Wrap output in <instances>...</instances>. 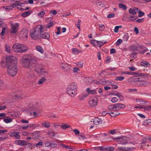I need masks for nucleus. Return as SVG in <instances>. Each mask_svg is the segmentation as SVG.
Wrapping results in <instances>:
<instances>
[{
    "instance_id": "obj_1",
    "label": "nucleus",
    "mask_w": 151,
    "mask_h": 151,
    "mask_svg": "<svg viewBox=\"0 0 151 151\" xmlns=\"http://www.w3.org/2000/svg\"><path fill=\"white\" fill-rule=\"evenodd\" d=\"M22 61L23 66L28 69H31L35 67V71L37 73H39L40 71L44 68L41 65L36 64L37 59L30 55L23 58Z\"/></svg>"
},
{
    "instance_id": "obj_2",
    "label": "nucleus",
    "mask_w": 151,
    "mask_h": 151,
    "mask_svg": "<svg viewBox=\"0 0 151 151\" xmlns=\"http://www.w3.org/2000/svg\"><path fill=\"white\" fill-rule=\"evenodd\" d=\"M16 63V58L13 56H9L6 58V64H9L7 68V72L10 76H15L17 73Z\"/></svg>"
},
{
    "instance_id": "obj_3",
    "label": "nucleus",
    "mask_w": 151,
    "mask_h": 151,
    "mask_svg": "<svg viewBox=\"0 0 151 151\" xmlns=\"http://www.w3.org/2000/svg\"><path fill=\"white\" fill-rule=\"evenodd\" d=\"M125 107L124 104L118 103L109 106L108 108L109 110L112 111L110 114L111 116L112 117H115L120 114L117 111Z\"/></svg>"
},
{
    "instance_id": "obj_4",
    "label": "nucleus",
    "mask_w": 151,
    "mask_h": 151,
    "mask_svg": "<svg viewBox=\"0 0 151 151\" xmlns=\"http://www.w3.org/2000/svg\"><path fill=\"white\" fill-rule=\"evenodd\" d=\"M42 25H38L33 28L31 31L30 36L33 39L38 40L40 39V35L42 30Z\"/></svg>"
},
{
    "instance_id": "obj_5",
    "label": "nucleus",
    "mask_w": 151,
    "mask_h": 151,
    "mask_svg": "<svg viewBox=\"0 0 151 151\" xmlns=\"http://www.w3.org/2000/svg\"><path fill=\"white\" fill-rule=\"evenodd\" d=\"M77 86L75 83H72L68 86L67 92L72 97H74L77 94Z\"/></svg>"
},
{
    "instance_id": "obj_6",
    "label": "nucleus",
    "mask_w": 151,
    "mask_h": 151,
    "mask_svg": "<svg viewBox=\"0 0 151 151\" xmlns=\"http://www.w3.org/2000/svg\"><path fill=\"white\" fill-rule=\"evenodd\" d=\"M11 28L10 32L12 34H16L17 33L19 29V25L18 23L11 24Z\"/></svg>"
},
{
    "instance_id": "obj_7",
    "label": "nucleus",
    "mask_w": 151,
    "mask_h": 151,
    "mask_svg": "<svg viewBox=\"0 0 151 151\" xmlns=\"http://www.w3.org/2000/svg\"><path fill=\"white\" fill-rule=\"evenodd\" d=\"M138 86H147L150 84L149 82L140 80V78H137L135 80Z\"/></svg>"
},
{
    "instance_id": "obj_8",
    "label": "nucleus",
    "mask_w": 151,
    "mask_h": 151,
    "mask_svg": "<svg viewBox=\"0 0 151 151\" xmlns=\"http://www.w3.org/2000/svg\"><path fill=\"white\" fill-rule=\"evenodd\" d=\"M98 99L96 97L91 98L89 100V105L91 107H95L98 104Z\"/></svg>"
},
{
    "instance_id": "obj_9",
    "label": "nucleus",
    "mask_w": 151,
    "mask_h": 151,
    "mask_svg": "<svg viewBox=\"0 0 151 151\" xmlns=\"http://www.w3.org/2000/svg\"><path fill=\"white\" fill-rule=\"evenodd\" d=\"M128 137L124 136L115 138L117 140V142H120V144L122 145H126L128 144Z\"/></svg>"
},
{
    "instance_id": "obj_10",
    "label": "nucleus",
    "mask_w": 151,
    "mask_h": 151,
    "mask_svg": "<svg viewBox=\"0 0 151 151\" xmlns=\"http://www.w3.org/2000/svg\"><path fill=\"white\" fill-rule=\"evenodd\" d=\"M27 141L24 140H18L15 141L16 144L20 146H24L29 145L31 146L32 144L30 143H27Z\"/></svg>"
},
{
    "instance_id": "obj_11",
    "label": "nucleus",
    "mask_w": 151,
    "mask_h": 151,
    "mask_svg": "<svg viewBox=\"0 0 151 151\" xmlns=\"http://www.w3.org/2000/svg\"><path fill=\"white\" fill-rule=\"evenodd\" d=\"M61 66L63 70L67 72H70L71 68L70 65L68 63H61Z\"/></svg>"
},
{
    "instance_id": "obj_12",
    "label": "nucleus",
    "mask_w": 151,
    "mask_h": 151,
    "mask_svg": "<svg viewBox=\"0 0 151 151\" xmlns=\"http://www.w3.org/2000/svg\"><path fill=\"white\" fill-rule=\"evenodd\" d=\"M44 28L42 27V32L41 33L40 35V39H46L48 40L50 37V35L48 34V33L45 32V33H44Z\"/></svg>"
},
{
    "instance_id": "obj_13",
    "label": "nucleus",
    "mask_w": 151,
    "mask_h": 151,
    "mask_svg": "<svg viewBox=\"0 0 151 151\" xmlns=\"http://www.w3.org/2000/svg\"><path fill=\"white\" fill-rule=\"evenodd\" d=\"M20 46V44L17 43L14 44L12 46L14 51L16 52H19Z\"/></svg>"
},
{
    "instance_id": "obj_14",
    "label": "nucleus",
    "mask_w": 151,
    "mask_h": 151,
    "mask_svg": "<svg viewBox=\"0 0 151 151\" xmlns=\"http://www.w3.org/2000/svg\"><path fill=\"white\" fill-rule=\"evenodd\" d=\"M20 48L19 50V52L23 53L26 52L28 49V47L26 45L20 44Z\"/></svg>"
},
{
    "instance_id": "obj_15",
    "label": "nucleus",
    "mask_w": 151,
    "mask_h": 151,
    "mask_svg": "<svg viewBox=\"0 0 151 151\" xmlns=\"http://www.w3.org/2000/svg\"><path fill=\"white\" fill-rule=\"evenodd\" d=\"M28 33V30L25 29H23L20 32V35L23 38H27Z\"/></svg>"
},
{
    "instance_id": "obj_16",
    "label": "nucleus",
    "mask_w": 151,
    "mask_h": 151,
    "mask_svg": "<svg viewBox=\"0 0 151 151\" xmlns=\"http://www.w3.org/2000/svg\"><path fill=\"white\" fill-rule=\"evenodd\" d=\"M19 132H14L11 133L9 135L11 137H14L16 139H19L20 138V136L19 135Z\"/></svg>"
},
{
    "instance_id": "obj_17",
    "label": "nucleus",
    "mask_w": 151,
    "mask_h": 151,
    "mask_svg": "<svg viewBox=\"0 0 151 151\" xmlns=\"http://www.w3.org/2000/svg\"><path fill=\"white\" fill-rule=\"evenodd\" d=\"M138 9H139L136 7H134L133 9H130L129 10V13L132 15L136 14Z\"/></svg>"
},
{
    "instance_id": "obj_18",
    "label": "nucleus",
    "mask_w": 151,
    "mask_h": 151,
    "mask_svg": "<svg viewBox=\"0 0 151 151\" xmlns=\"http://www.w3.org/2000/svg\"><path fill=\"white\" fill-rule=\"evenodd\" d=\"M93 123L94 124L98 125L101 124L102 122V120L97 118H95L93 120Z\"/></svg>"
},
{
    "instance_id": "obj_19",
    "label": "nucleus",
    "mask_w": 151,
    "mask_h": 151,
    "mask_svg": "<svg viewBox=\"0 0 151 151\" xmlns=\"http://www.w3.org/2000/svg\"><path fill=\"white\" fill-rule=\"evenodd\" d=\"M21 1L19 0V1H16L14 3H12V4L13 6H14V7L15 6H21V5L22 4H24L23 3H22L21 2Z\"/></svg>"
},
{
    "instance_id": "obj_20",
    "label": "nucleus",
    "mask_w": 151,
    "mask_h": 151,
    "mask_svg": "<svg viewBox=\"0 0 151 151\" xmlns=\"http://www.w3.org/2000/svg\"><path fill=\"white\" fill-rule=\"evenodd\" d=\"M36 50L41 53H43L44 51L43 48L40 46L38 45L35 47Z\"/></svg>"
},
{
    "instance_id": "obj_21",
    "label": "nucleus",
    "mask_w": 151,
    "mask_h": 151,
    "mask_svg": "<svg viewBox=\"0 0 151 151\" xmlns=\"http://www.w3.org/2000/svg\"><path fill=\"white\" fill-rule=\"evenodd\" d=\"M41 124L43 127L46 128H49L50 127V123L46 121H45L44 122H42Z\"/></svg>"
},
{
    "instance_id": "obj_22",
    "label": "nucleus",
    "mask_w": 151,
    "mask_h": 151,
    "mask_svg": "<svg viewBox=\"0 0 151 151\" xmlns=\"http://www.w3.org/2000/svg\"><path fill=\"white\" fill-rule=\"evenodd\" d=\"M141 65L143 66L148 67L150 66V64L147 61H142L140 62Z\"/></svg>"
},
{
    "instance_id": "obj_23",
    "label": "nucleus",
    "mask_w": 151,
    "mask_h": 151,
    "mask_svg": "<svg viewBox=\"0 0 151 151\" xmlns=\"http://www.w3.org/2000/svg\"><path fill=\"white\" fill-rule=\"evenodd\" d=\"M86 91L89 94H94L96 93V91L95 90H90L89 88L86 89Z\"/></svg>"
},
{
    "instance_id": "obj_24",
    "label": "nucleus",
    "mask_w": 151,
    "mask_h": 151,
    "mask_svg": "<svg viewBox=\"0 0 151 151\" xmlns=\"http://www.w3.org/2000/svg\"><path fill=\"white\" fill-rule=\"evenodd\" d=\"M46 79L44 77H42L38 82V84L39 85L43 84L46 81Z\"/></svg>"
},
{
    "instance_id": "obj_25",
    "label": "nucleus",
    "mask_w": 151,
    "mask_h": 151,
    "mask_svg": "<svg viewBox=\"0 0 151 151\" xmlns=\"http://www.w3.org/2000/svg\"><path fill=\"white\" fill-rule=\"evenodd\" d=\"M88 95L87 94H81L78 96V99L81 101L83 100Z\"/></svg>"
},
{
    "instance_id": "obj_26",
    "label": "nucleus",
    "mask_w": 151,
    "mask_h": 151,
    "mask_svg": "<svg viewBox=\"0 0 151 151\" xmlns=\"http://www.w3.org/2000/svg\"><path fill=\"white\" fill-rule=\"evenodd\" d=\"M119 7V8L122 9L124 10H126L127 7L126 5L122 3H119L118 4Z\"/></svg>"
},
{
    "instance_id": "obj_27",
    "label": "nucleus",
    "mask_w": 151,
    "mask_h": 151,
    "mask_svg": "<svg viewBox=\"0 0 151 151\" xmlns=\"http://www.w3.org/2000/svg\"><path fill=\"white\" fill-rule=\"evenodd\" d=\"M32 12L31 11L25 12L22 14V16L24 17H27Z\"/></svg>"
},
{
    "instance_id": "obj_28",
    "label": "nucleus",
    "mask_w": 151,
    "mask_h": 151,
    "mask_svg": "<svg viewBox=\"0 0 151 151\" xmlns=\"http://www.w3.org/2000/svg\"><path fill=\"white\" fill-rule=\"evenodd\" d=\"M140 75L142 76H147L148 75V74H143V73H141V74H138L136 72H129V75Z\"/></svg>"
},
{
    "instance_id": "obj_29",
    "label": "nucleus",
    "mask_w": 151,
    "mask_h": 151,
    "mask_svg": "<svg viewBox=\"0 0 151 151\" xmlns=\"http://www.w3.org/2000/svg\"><path fill=\"white\" fill-rule=\"evenodd\" d=\"M42 74L44 76H47L48 74V72L46 71L44 68H43L40 71Z\"/></svg>"
},
{
    "instance_id": "obj_30",
    "label": "nucleus",
    "mask_w": 151,
    "mask_h": 151,
    "mask_svg": "<svg viewBox=\"0 0 151 151\" xmlns=\"http://www.w3.org/2000/svg\"><path fill=\"white\" fill-rule=\"evenodd\" d=\"M60 126L63 129H66L67 128H69L70 127V125L65 124L60 125Z\"/></svg>"
},
{
    "instance_id": "obj_31",
    "label": "nucleus",
    "mask_w": 151,
    "mask_h": 151,
    "mask_svg": "<svg viewBox=\"0 0 151 151\" xmlns=\"http://www.w3.org/2000/svg\"><path fill=\"white\" fill-rule=\"evenodd\" d=\"M111 84V82L107 80H104V81H102V85H110Z\"/></svg>"
},
{
    "instance_id": "obj_32",
    "label": "nucleus",
    "mask_w": 151,
    "mask_h": 151,
    "mask_svg": "<svg viewBox=\"0 0 151 151\" xmlns=\"http://www.w3.org/2000/svg\"><path fill=\"white\" fill-rule=\"evenodd\" d=\"M72 51L73 54H78L79 52H81V50H78V49L76 48H73L72 49Z\"/></svg>"
},
{
    "instance_id": "obj_33",
    "label": "nucleus",
    "mask_w": 151,
    "mask_h": 151,
    "mask_svg": "<svg viewBox=\"0 0 151 151\" xmlns=\"http://www.w3.org/2000/svg\"><path fill=\"white\" fill-rule=\"evenodd\" d=\"M137 104L139 105L144 104L145 103V101L143 100H142V99H137Z\"/></svg>"
},
{
    "instance_id": "obj_34",
    "label": "nucleus",
    "mask_w": 151,
    "mask_h": 151,
    "mask_svg": "<svg viewBox=\"0 0 151 151\" xmlns=\"http://www.w3.org/2000/svg\"><path fill=\"white\" fill-rule=\"evenodd\" d=\"M30 110L31 111H38V108L35 105L32 106L30 108Z\"/></svg>"
},
{
    "instance_id": "obj_35",
    "label": "nucleus",
    "mask_w": 151,
    "mask_h": 151,
    "mask_svg": "<svg viewBox=\"0 0 151 151\" xmlns=\"http://www.w3.org/2000/svg\"><path fill=\"white\" fill-rule=\"evenodd\" d=\"M98 41L95 40H91L90 42L92 45L95 46H98Z\"/></svg>"
},
{
    "instance_id": "obj_36",
    "label": "nucleus",
    "mask_w": 151,
    "mask_h": 151,
    "mask_svg": "<svg viewBox=\"0 0 151 151\" xmlns=\"http://www.w3.org/2000/svg\"><path fill=\"white\" fill-rule=\"evenodd\" d=\"M14 8L12 4H10V5L7 6H3V8L6 9L11 10Z\"/></svg>"
},
{
    "instance_id": "obj_37",
    "label": "nucleus",
    "mask_w": 151,
    "mask_h": 151,
    "mask_svg": "<svg viewBox=\"0 0 151 151\" xmlns=\"http://www.w3.org/2000/svg\"><path fill=\"white\" fill-rule=\"evenodd\" d=\"M39 135L38 134L37 132H35L33 134L32 136V138L34 139L38 138Z\"/></svg>"
},
{
    "instance_id": "obj_38",
    "label": "nucleus",
    "mask_w": 151,
    "mask_h": 151,
    "mask_svg": "<svg viewBox=\"0 0 151 151\" xmlns=\"http://www.w3.org/2000/svg\"><path fill=\"white\" fill-rule=\"evenodd\" d=\"M137 12L139 13L138 17H142L143 16L145 15L144 12H142L141 10L138 9V11H137Z\"/></svg>"
},
{
    "instance_id": "obj_39",
    "label": "nucleus",
    "mask_w": 151,
    "mask_h": 151,
    "mask_svg": "<svg viewBox=\"0 0 151 151\" xmlns=\"http://www.w3.org/2000/svg\"><path fill=\"white\" fill-rule=\"evenodd\" d=\"M6 51L8 52H10L11 47L7 44L5 46Z\"/></svg>"
},
{
    "instance_id": "obj_40",
    "label": "nucleus",
    "mask_w": 151,
    "mask_h": 151,
    "mask_svg": "<svg viewBox=\"0 0 151 151\" xmlns=\"http://www.w3.org/2000/svg\"><path fill=\"white\" fill-rule=\"evenodd\" d=\"M117 150L119 151H125L127 150L126 147H119Z\"/></svg>"
},
{
    "instance_id": "obj_41",
    "label": "nucleus",
    "mask_w": 151,
    "mask_h": 151,
    "mask_svg": "<svg viewBox=\"0 0 151 151\" xmlns=\"http://www.w3.org/2000/svg\"><path fill=\"white\" fill-rule=\"evenodd\" d=\"M129 36L128 34H126L124 35L123 36V39L124 41H127L129 38Z\"/></svg>"
},
{
    "instance_id": "obj_42",
    "label": "nucleus",
    "mask_w": 151,
    "mask_h": 151,
    "mask_svg": "<svg viewBox=\"0 0 151 151\" xmlns=\"http://www.w3.org/2000/svg\"><path fill=\"white\" fill-rule=\"evenodd\" d=\"M106 43V42H103L101 41H98V46L100 48L101 46Z\"/></svg>"
},
{
    "instance_id": "obj_43",
    "label": "nucleus",
    "mask_w": 151,
    "mask_h": 151,
    "mask_svg": "<svg viewBox=\"0 0 151 151\" xmlns=\"http://www.w3.org/2000/svg\"><path fill=\"white\" fill-rule=\"evenodd\" d=\"M116 96L118 97L121 100H122L123 98V96L121 94L118 92H116Z\"/></svg>"
},
{
    "instance_id": "obj_44",
    "label": "nucleus",
    "mask_w": 151,
    "mask_h": 151,
    "mask_svg": "<svg viewBox=\"0 0 151 151\" xmlns=\"http://www.w3.org/2000/svg\"><path fill=\"white\" fill-rule=\"evenodd\" d=\"M53 24L54 23L53 22H50V23L47 24L45 26V28H49L52 26H53Z\"/></svg>"
},
{
    "instance_id": "obj_45",
    "label": "nucleus",
    "mask_w": 151,
    "mask_h": 151,
    "mask_svg": "<svg viewBox=\"0 0 151 151\" xmlns=\"http://www.w3.org/2000/svg\"><path fill=\"white\" fill-rule=\"evenodd\" d=\"M4 121L6 123H8L11 122L12 121V119H4Z\"/></svg>"
},
{
    "instance_id": "obj_46",
    "label": "nucleus",
    "mask_w": 151,
    "mask_h": 151,
    "mask_svg": "<svg viewBox=\"0 0 151 151\" xmlns=\"http://www.w3.org/2000/svg\"><path fill=\"white\" fill-rule=\"evenodd\" d=\"M78 138L80 140H85L86 139V137L83 134L80 135L78 136Z\"/></svg>"
},
{
    "instance_id": "obj_47",
    "label": "nucleus",
    "mask_w": 151,
    "mask_h": 151,
    "mask_svg": "<svg viewBox=\"0 0 151 151\" xmlns=\"http://www.w3.org/2000/svg\"><path fill=\"white\" fill-rule=\"evenodd\" d=\"M143 109L144 111H146L151 110V106H144Z\"/></svg>"
},
{
    "instance_id": "obj_48",
    "label": "nucleus",
    "mask_w": 151,
    "mask_h": 151,
    "mask_svg": "<svg viewBox=\"0 0 151 151\" xmlns=\"http://www.w3.org/2000/svg\"><path fill=\"white\" fill-rule=\"evenodd\" d=\"M124 78V77L120 76L116 77L115 80L116 81H122L123 80Z\"/></svg>"
},
{
    "instance_id": "obj_49",
    "label": "nucleus",
    "mask_w": 151,
    "mask_h": 151,
    "mask_svg": "<svg viewBox=\"0 0 151 151\" xmlns=\"http://www.w3.org/2000/svg\"><path fill=\"white\" fill-rule=\"evenodd\" d=\"M118 101V99L116 97H114L112 98V99L111 100V102L113 103H114Z\"/></svg>"
},
{
    "instance_id": "obj_50",
    "label": "nucleus",
    "mask_w": 151,
    "mask_h": 151,
    "mask_svg": "<svg viewBox=\"0 0 151 151\" xmlns=\"http://www.w3.org/2000/svg\"><path fill=\"white\" fill-rule=\"evenodd\" d=\"M137 53L136 52H133L130 55V57L133 58H137Z\"/></svg>"
},
{
    "instance_id": "obj_51",
    "label": "nucleus",
    "mask_w": 151,
    "mask_h": 151,
    "mask_svg": "<svg viewBox=\"0 0 151 151\" xmlns=\"http://www.w3.org/2000/svg\"><path fill=\"white\" fill-rule=\"evenodd\" d=\"M45 12L44 11H42L38 14V15L40 17H42L45 14Z\"/></svg>"
},
{
    "instance_id": "obj_52",
    "label": "nucleus",
    "mask_w": 151,
    "mask_h": 151,
    "mask_svg": "<svg viewBox=\"0 0 151 151\" xmlns=\"http://www.w3.org/2000/svg\"><path fill=\"white\" fill-rule=\"evenodd\" d=\"M114 150V147H106V151H113Z\"/></svg>"
},
{
    "instance_id": "obj_53",
    "label": "nucleus",
    "mask_w": 151,
    "mask_h": 151,
    "mask_svg": "<svg viewBox=\"0 0 151 151\" xmlns=\"http://www.w3.org/2000/svg\"><path fill=\"white\" fill-rule=\"evenodd\" d=\"M76 65L79 68H82L83 66V63L81 62H78L76 63Z\"/></svg>"
},
{
    "instance_id": "obj_54",
    "label": "nucleus",
    "mask_w": 151,
    "mask_h": 151,
    "mask_svg": "<svg viewBox=\"0 0 151 151\" xmlns=\"http://www.w3.org/2000/svg\"><path fill=\"white\" fill-rule=\"evenodd\" d=\"M61 146L62 147H64L66 149H72V148L71 146H67L65 144H62L61 145Z\"/></svg>"
},
{
    "instance_id": "obj_55",
    "label": "nucleus",
    "mask_w": 151,
    "mask_h": 151,
    "mask_svg": "<svg viewBox=\"0 0 151 151\" xmlns=\"http://www.w3.org/2000/svg\"><path fill=\"white\" fill-rule=\"evenodd\" d=\"M122 42V40L121 39H118L116 42V44L117 45H119Z\"/></svg>"
},
{
    "instance_id": "obj_56",
    "label": "nucleus",
    "mask_w": 151,
    "mask_h": 151,
    "mask_svg": "<svg viewBox=\"0 0 151 151\" xmlns=\"http://www.w3.org/2000/svg\"><path fill=\"white\" fill-rule=\"evenodd\" d=\"M115 15V14L114 13H111L108 15L107 17L109 18H111L113 17Z\"/></svg>"
},
{
    "instance_id": "obj_57",
    "label": "nucleus",
    "mask_w": 151,
    "mask_h": 151,
    "mask_svg": "<svg viewBox=\"0 0 151 151\" xmlns=\"http://www.w3.org/2000/svg\"><path fill=\"white\" fill-rule=\"evenodd\" d=\"M99 30L101 31H103L105 29V26L104 25H99Z\"/></svg>"
},
{
    "instance_id": "obj_58",
    "label": "nucleus",
    "mask_w": 151,
    "mask_h": 151,
    "mask_svg": "<svg viewBox=\"0 0 151 151\" xmlns=\"http://www.w3.org/2000/svg\"><path fill=\"white\" fill-rule=\"evenodd\" d=\"M134 17L135 16H134L131 15L129 17V18L130 19L131 21L134 22V20L136 19V18L133 19Z\"/></svg>"
},
{
    "instance_id": "obj_59",
    "label": "nucleus",
    "mask_w": 151,
    "mask_h": 151,
    "mask_svg": "<svg viewBox=\"0 0 151 151\" xmlns=\"http://www.w3.org/2000/svg\"><path fill=\"white\" fill-rule=\"evenodd\" d=\"M95 83L98 85H102V80H99V81H96Z\"/></svg>"
},
{
    "instance_id": "obj_60",
    "label": "nucleus",
    "mask_w": 151,
    "mask_h": 151,
    "mask_svg": "<svg viewBox=\"0 0 151 151\" xmlns=\"http://www.w3.org/2000/svg\"><path fill=\"white\" fill-rule=\"evenodd\" d=\"M100 150L101 151H106V147L104 146H100Z\"/></svg>"
},
{
    "instance_id": "obj_61",
    "label": "nucleus",
    "mask_w": 151,
    "mask_h": 151,
    "mask_svg": "<svg viewBox=\"0 0 151 151\" xmlns=\"http://www.w3.org/2000/svg\"><path fill=\"white\" fill-rule=\"evenodd\" d=\"M5 30H6V29H5V27H3L2 32L1 33V35L3 36L5 34Z\"/></svg>"
},
{
    "instance_id": "obj_62",
    "label": "nucleus",
    "mask_w": 151,
    "mask_h": 151,
    "mask_svg": "<svg viewBox=\"0 0 151 151\" xmlns=\"http://www.w3.org/2000/svg\"><path fill=\"white\" fill-rule=\"evenodd\" d=\"M79 70V69L77 67H74L73 68V72L74 73H77Z\"/></svg>"
},
{
    "instance_id": "obj_63",
    "label": "nucleus",
    "mask_w": 151,
    "mask_h": 151,
    "mask_svg": "<svg viewBox=\"0 0 151 151\" xmlns=\"http://www.w3.org/2000/svg\"><path fill=\"white\" fill-rule=\"evenodd\" d=\"M50 147H55L56 145V144H55V143L51 142H50Z\"/></svg>"
},
{
    "instance_id": "obj_64",
    "label": "nucleus",
    "mask_w": 151,
    "mask_h": 151,
    "mask_svg": "<svg viewBox=\"0 0 151 151\" xmlns=\"http://www.w3.org/2000/svg\"><path fill=\"white\" fill-rule=\"evenodd\" d=\"M119 29V27L118 26H116L115 27V28L114 29V31L115 33H117L118 32V30Z\"/></svg>"
}]
</instances>
